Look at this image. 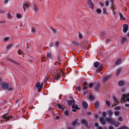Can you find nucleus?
<instances>
[{
	"label": "nucleus",
	"mask_w": 129,
	"mask_h": 129,
	"mask_svg": "<svg viewBox=\"0 0 129 129\" xmlns=\"http://www.w3.org/2000/svg\"><path fill=\"white\" fill-rule=\"evenodd\" d=\"M105 119L108 122L112 124L114 123V120L111 118H106Z\"/></svg>",
	"instance_id": "7ed1b4c3"
},
{
	"label": "nucleus",
	"mask_w": 129,
	"mask_h": 129,
	"mask_svg": "<svg viewBox=\"0 0 129 129\" xmlns=\"http://www.w3.org/2000/svg\"><path fill=\"white\" fill-rule=\"evenodd\" d=\"M102 115L103 117H106V112H103L102 113Z\"/></svg>",
	"instance_id": "ea45409f"
},
{
	"label": "nucleus",
	"mask_w": 129,
	"mask_h": 129,
	"mask_svg": "<svg viewBox=\"0 0 129 129\" xmlns=\"http://www.w3.org/2000/svg\"><path fill=\"white\" fill-rule=\"evenodd\" d=\"M113 98L114 100V102L115 103L112 105V107H113L114 106H115L117 104H118V100L114 96H113Z\"/></svg>",
	"instance_id": "0eeeda50"
},
{
	"label": "nucleus",
	"mask_w": 129,
	"mask_h": 129,
	"mask_svg": "<svg viewBox=\"0 0 129 129\" xmlns=\"http://www.w3.org/2000/svg\"><path fill=\"white\" fill-rule=\"evenodd\" d=\"M99 102L98 101L96 102L95 103V108H98L99 107Z\"/></svg>",
	"instance_id": "b1692460"
},
{
	"label": "nucleus",
	"mask_w": 129,
	"mask_h": 129,
	"mask_svg": "<svg viewBox=\"0 0 129 129\" xmlns=\"http://www.w3.org/2000/svg\"><path fill=\"white\" fill-rule=\"evenodd\" d=\"M29 4H27L26 3L24 4L23 5V7L24 9V11H26L25 8H27L28 7Z\"/></svg>",
	"instance_id": "4468645a"
},
{
	"label": "nucleus",
	"mask_w": 129,
	"mask_h": 129,
	"mask_svg": "<svg viewBox=\"0 0 129 129\" xmlns=\"http://www.w3.org/2000/svg\"><path fill=\"white\" fill-rule=\"evenodd\" d=\"M59 44V42L58 41H57L55 43V45L56 46H57Z\"/></svg>",
	"instance_id": "603ef678"
},
{
	"label": "nucleus",
	"mask_w": 129,
	"mask_h": 129,
	"mask_svg": "<svg viewBox=\"0 0 129 129\" xmlns=\"http://www.w3.org/2000/svg\"><path fill=\"white\" fill-rule=\"evenodd\" d=\"M7 89H8V90L9 91H12V90H13L14 89V88L12 87H8V88Z\"/></svg>",
	"instance_id": "72a5a7b5"
},
{
	"label": "nucleus",
	"mask_w": 129,
	"mask_h": 129,
	"mask_svg": "<svg viewBox=\"0 0 129 129\" xmlns=\"http://www.w3.org/2000/svg\"><path fill=\"white\" fill-rule=\"evenodd\" d=\"M67 101L68 103V105L70 106L73 103L75 102V101L74 99H72L70 100H67Z\"/></svg>",
	"instance_id": "9d476101"
},
{
	"label": "nucleus",
	"mask_w": 129,
	"mask_h": 129,
	"mask_svg": "<svg viewBox=\"0 0 129 129\" xmlns=\"http://www.w3.org/2000/svg\"><path fill=\"white\" fill-rule=\"evenodd\" d=\"M107 113L110 116H112V115L113 113L111 110H109L107 112Z\"/></svg>",
	"instance_id": "bb28decb"
},
{
	"label": "nucleus",
	"mask_w": 129,
	"mask_h": 129,
	"mask_svg": "<svg viewBox=\"0 0 129 129\" xmlns=\"http://www.w3.org/2000/svg\"><path fill=\"white\" fill-rule=\"evenodd\" d=\"M7 17L9 18H10L11 17L10 14V13H8L7 14Z\"/></svg>",
	"instance_id": "a18cd8bd"
},
{
	"label": "nucleus",
	"mask_w": 129,
	"mask_h": 129,
	"mask_svg": "<svg viewBox=\"0 0 129 129\" xmlns=\"http://www.w3.org/2000/svg\"><path fill=\"white\" fill-rule=\"evenodd\" d=\"M122 62V60L121 59H118L116 61L115 63V65H118L120 64Z\"/></svg>",
	"instance_id": "f8f14e48"
},
{
	"label": "nucleus",
	"mask_w": 129,
	"mask_h": 129,
	"mask_svg": "<svg viewBox=\"0 0 129 129\" xmlns=\"http://www.w3.org/2000/svg\"><path fill=\"white\" fill-rule=\"evenodd\" d=\"M88 3L89 5L90 8L92 9H93L94 8L93 4L91 0H88Z\"/></svg>",
	"instance_id": "6e6552de"
},
{
	"label": "nucleus",
	"mask_w": 129,
	"mask_h": 129,
	"mask_svg": "<svg viewBox=\"0 0 129 129\" xmlns=\"http://www.w3.org/2000/svg\"><path fill=\"white\" fill-rule=\"evenodd\" d=\"M106 104L107 105L108 107H110V102L108 100H106Z\"/></svg>",
	"instance_id": "c756f323"
},
{
	"label": "nucleus",
	"mask_w": 129,
	"mask_h": 129,
	"mask_svg": "<svg viewBox=\"0 0 129 129\" xmlns=\"http://www.w3.org/2000/svg\"><path fill=\"white\" fill-rule=\"evenodd\" d=\"M87 82H84L83 83V86H85V85H86L87 84Z\"/></svg>",
	"instance_id": "4d7b16f0"
},
{
	"label": "nucleus",
	"mask_w": 129,
	"mask_h": 129,
	"mask_svg": "<svg viewBox=\"0 0 129 129\" xmlns=\"http://www.w3.org/2000/svg\"><path fill=\"white\" fill-rule=\"evenodd\" d=\"M52 30L54 33H55L56 31V30L53 28H52Z\"/></svg>",
	"instance_id": "0e129e2a"
},
{
	"label": "nucleus",
	"mask_w": 129,
	"mask_h": 129,
	"mask_svg": "<svg viewBox=\"0 0 129 129\" xmlns=\"http://www.w3.org/2000/svg\"><path fill=\"white\" fill-rule=\"evenodd\" d=\"M110 39H108L106 41V43H107L108 42H110Z\"/></svg>",
	"instance_id": "5fc2aeb1"
},
{
	"label": "nucleus",
	"mask_w": 129,
	"mask_h": 129,
	"mask_svg": "<svg viewBox=\"0 0 129 129\" xmlns=\"http://www.w3.org/2000/svg\"><path fill=\"white\" fill-rule=\"evenodd\" d=\"M123 31L124 33H126L128 30V25L127 24H124L123 25Z\"/></svg>",
	"instance_id": "39448f33"
},
{
	"label": "nucleus",
	"mask_w": 129,
	"mask_h": 129,
	"mask_svg": "<svg viewBox=\"0 0 129 129\" xmlns=\"http://www.w3.org/2000/svg\"><path fill=\"white\" fill-rule=\"evenodd\" d=\"M47 57L48 59L49 60L52 59L51 54L50 53H48L47 54Z\"/></svg>",
	"instance_id": "6ab92c4d"
},
{
	"label": "nucleus",
	"mask_w": 129,
	"mask_h": 129,
	"mask_svg": "<svg viewBox=\"0 0 129 129\" xmlns=\"http://www.w3.org/2000/svg\"><path fill=\"white\" fill-rule=\"evenodd\" d=\"M64 113L65 115L68 116V115L69 112L67 110H66L65 111Z\"/></svg>",
	"instance_id": "37998d69"
},
{
	"label": "nucleus",
	"mask_w": 129,
	"mask_h": 129,
	"mask_svg": "<svg viewBox=\"0 0 129 129\" xmlns=\"http://www.w3.org/2000/svg\"><path fill=\"white\" fill-rule=\"evenodd\" d=\"M119 114V112L118 111H116L114 112V114L115 115H118Z\"/></svg>",
	"instance_id": "79ce46f5"
},
{
	"label": "nucleus",
	"mask_w": 129,
	"mask_h": 129,
	"mask_svg": "<svg viewBox=\"0 0 129 129\" xmlns=\"http://www.w3.org/2000/svg\"><path fill=\"white\" fill-rule=\"evenodd\" d=\"M96 12L100 14L101 12V10L100 9H96Z\"/></svg>",
	"instance_id": "58836bf2"
},
{
	"label": "nucleus",
	"mask_w": 129,
	"mask_h": 129,
	"mask_svg": "<svg viewBox=\"0 0 129 129\" xmlns=\"http://www.w3.org/2000/svg\"><path fill=\"white\" fill-rule=\"evenodd\" d=\"M79 38L80 39L82 38L83 36L80 33H79Z\"/></svg>",
	"instance_id": "a19ab883"
},
{
	"label": "nucleus",
	"mask_w": 129,
	"mask_h": 129,
	"mask_svg": "<svg viewBox=\"0 0 129 129\" xmlns=\"http://www.w3.org/2000/svg\"><path fill=\"white\" fill-rule=\"evenodd\" d=\"M124 84V82L123 81H119L118 82V85L119 86H122Z\"/></svg>",
	"instance_id": "412c9836"
},
{
	"label": "nucleus",
	"mask_w": 129,
	"mask_h": 129,
	"mask_svg": "<svg viewBox=\"0 0 129 129\" xmlns=\"http://www.w3.org/2000/svg\"><path fill=\"white\" fill-rule=\"evenodd\" d=\"M111 9L113 10H114L115 9V6L113 5V4H112V6H111Z\"/></svg>",
	"instance_id": "8fccbe9b"
},
{
	"label": "nucleus",
	"mask_w": 129,
	"mask_h": 129,
	"mask_svg": "<svg viewBox=\"0 0 129 129\" xmlns=\"http://www.w3.org/2000/svg\"><path fill=\"white\" fill-rule=\"evenodd\" d=\"M122 99L124 102H125V100L129 101V93L126 95H123L122 97Z\"/></svg>",
	"instance_id": "f257e3e1"
},
{
	"label": "nucleus",
	"mask_w": 129,
	"mask_h": 129,
	"mask_svg": "<svg viewBox=\"0 0 129 129\" xmlns=\"http://www.w3.org/2000/svg\"><path fill=\"white\" fill-rule=\"evenodd\" d=\"M100 63L98 62H95L94 64V67L95 68H97L100 65Z\"/></svg>",
	"instance_id": "2eb2a0df"
},
{
	"label": "nucleus",
	"mask_w": 129,
	"mask_h": 129,
	"mask_svg": "<svg viewBox=\"0 0 129 129\" xmlns=\"http://www.w3.org/2000/svg\"><path fill=\"white\" fill-rule=\"evenodd\" d=\"M82 106L84 109H86L87 108L88 105L85 102H84L82 103Z\"/></svg>",
	"instance_id": "ddd939ff"
},
{
	"label": "nucleus",
	"mask_w": 129,
	"mask_h": 129,
	"mask_svg": "<svg viewBox=\"0 0 129 129\" xmlns=\"http://www.w3.org/2000/svg\"><path fill=\"white\" fill-rule=\"evenodd\" d=\"M60 55H58L57 57V60H58L60 61Z\"/></svg>",
	"instance_id": "de8ad7c7"
},
{
	"label": "nucleus",
	"mask_w": 129,
	"mask_h": 129,
	"mask_svg": "<svg viewBox=\"0 0 129 129\" xmlns=\"http://www.w3.org/2000/svg\"><path fill=\"white\" fill-rule=\"evenodd\" d=\"M99 125V124L97 122H95V126L96 127H98Z\"/></svg>",
	"instance_id": "bf43d9fd"
},
{
	"label": "nucleus",
	"mask_w": 129,
	"mask_h": 129,
	"mask_svg": "<svg viewBox=\"0 0 129 129\" xmlns=\"http://www.w3.org/2000/svg\"><path fill=\"white\" fill-rule=\"evenodd\" d=\"M2 86L3 89H7L8 88L9 86L7 84L4 83L2 84Z\"/></svg>",
	"instance_id": "1a4fd4ad"
},
{
	"label": "nucleus",
	"mask_w": 129,
	"mask_h": 129,
	"mask_svg": "<svg viewBox=\"0 0 129 129\" xmlns=\"http://www.w3.org/2000/svg\"><path fill=\"white\" fill-rule=\"evenodd\" d=\"M31 31L33 33H35V28L34 27H32L31 29Z\"/></svg>",
	"instance_id": "c03bdc74"
},
{
	"label": "nucleus",
	"mask_w": 129,
	"mask_h": 129,
	"mask_svg": "<svg viewBox=\"0 0 129 129\" xmlns=\"http://www.w3.org/2000/svg\"><path fill=\"white\" fill-rule=\"evenodd\" d=\"M21 49H19V50L17 51L19 55H20V54L21 53Z\"/></svg>",
	"instance_id": "49530a36"
},
{
	"label": "nucleus",
	"mask_w": 129,
	"mask_h": 129,
	"mask_svg": "<svg viewBox=\"0 0 129 129\" xmlns=\"http://www.w3.org/2000/svg\"><path fill=\"white\" fill-rule=\"evenodd\" d=\"M119 15L120 17V19L123 20H125V18L123 17L122 14L120 13H119Z\"/></svg>",
	"instance_id": "dca6fc26"
},
{
	"label": "nucleus",
	"mask_w": 129,
	"mask_h": 129,
	"mask_svg": "<svg viewBox=\"0 0 129 129\" xmlns=\"http://www.w3.org/2000/svg\"><path fill=\"white\" fill-rule=\"evenodd\" d=\"M75 103H73L72 105V107L74 109L75 108Z\"/></svg>",
	"instance_id": "13d9d810"
},
{
	"label": "nucleus",
	"mask_w": 129,
	"mask_h": 129,
	"mask_svg": "<svg viewBox=\"0 0 129 129\" xmlns=\"http://www.w3.org/2000/svg\"><path fill=\"white\" fill-rule=\"evenodd\" d=\"M126 38H125L123 37L122 39L121 40V42L122 44L124 43L125 41H126Z\"/></svg>",
	"instance_id": "cd10ccee"
},
{
	"label": "nucleus",
	"mask_w": 129,
	"mask_h": 129,
	"mask_svg": "<svg viewBox=\"0 0 129 129\" xmlns=\"http://www.w3.org/2000/svg\"><path fill=\"white\" fill-rule=\"evenodd\" d=\"M114 127L112 126H110L109 127V129H114Z\"/></svg>",
	"instance_id": "052dcab7"
},
{
	"label": "nucleus",
	"mask_w": 129,
	"mask_h": 129,
	"mask_svg": "<svg viewBox=\"0 0 129 129\" xmlns=\"http://www.w3.org/2000/svg\"><path fill=\"white\" fill-rule=\"evenodd\" d=\"M36 87H37L39 88L40 87V83H36Z\"/></svg>",
	"instance_id": "7c9ffc66"
},
{
	"label": "nucleus",
	"mask_w": 129,
	"mask_h": 129,
	"mask_svg": "<svg viewBox=\"0 0 129 129\" xmlns=\"http://www.w3.org/2000/svg\"><path fill=\"white\" fill-rule=\"evenodd\" d=\"M58 63V64H60L58 62H55L54 63V64L55 65H57V64Z\"/></svg>",
	"instance_id": "69168bd1"
},
{
	"label": "nucleus",
	"mask_w": 129,
	"mask_h": 129,
	"mask_svg": "<svg viewBox=\"0 0 129 129\" xmlns=\"http://www.w3.org/2000/svg\"><path fill=\"white\" fill-rule=\"evenodd\" d=\"M101 123L102 124H105V120L103 118H101L100 119Z\"/></svg>",
	"instance_id": "f3484780"
},
{
	"label": "nucleus",
	"mask_w": 129,
	"mask_h": 129,
	"mask_svg": "<svg viewBox=\"0 0 129 129\" xmlns=\"http://www.w3.org/2000/svg\"><path fill=\"white\" fill-rule=\"evenodd\" d=\"M57 106L60 109H61L62 108V106L59 104H57Z\"/></svg>",
	"instance_id": "e433bc0d"
},
{
	"label": "nucleus",
	"mask_w": 129,
	"mask_h": 129,
	"mask_svg": "<svg viewBox=\"0 0 129 129\" xmlns=\"http://www.w3.org/2000/svg\"><path fill=\"white\" fill-rule=\"evenodd\" d=\"M121 69H119L117 71L116 73L117 75H118L120 72L121 71Z\"/></svg>",
	"instance_id": "4c0bfd02"
},
{
	"label": "nucleus",
	"mask_w": 129,
	"mask_h": 129,
	"mask_svg": "<svg viewBox=\"0 0 129 129\" xmlns=\"http://www.w3.org/2000/svg\"><path fill=\"white\" fill-rule=\"evenodd\" d=\"M115 109L116 110H119L120 109V107L119 106L117 107H115Z\"/></svg>",
	"instance_id": "3c124183"
},
{
	"label": "nucleus",
	"mask_w": 129,
	"mask_h": 129,
	"mask_svg": "<svg viewBox=\"0 0 129 129\" xmlns=\"http://www.w3.org/2000/svg\"><path fill=\"white\" fill-rule=\"evenodd\" d=\"M9 60L13 62V63H15L16 64H17L18 65L19 64V63L17 62L16 61H13V60H12L10 59H9Z\"/></svg>",
	"instance_id": "c9c22d12"
},
{
	"label": "nucleus",
	"mask_w": 129,
	"mask_h": 129,
	"mask_svg": "<svg viewBox=\"0 0 129 129\" xmlns=\"http://www.w3.org/2000/svg\"><path fill=\"white\" fill-rule=\"evenodd\" d=\"M110 76L109 75L107 76L104 78V81H108L109 79Z\"/></svg>",
	"instance_id": "aec40b11"
},
{
	"label": "nucleus",
	"mask_w": 129,
	"mask_h": 129,
	"mask_svg": "<svg viewBox=\"0 0 129 129\" xmlns=\"http://www.w3.org/2000/svg\"><path fill=\"white\" fill-rule=\"evenodd\" d=\"M118 120H119L120 121H122L123 120V119L121 117H119L118 118Z\"/></svg>",
	"instance_id": "09e8293b"
},
{
	"label": "nucleus",
	"mask_w": 129,
	"mask_h": 129,
	"mask_svg": "<svg viewBox=\"0 0 129 129\" xmlns=\"http://www.w3.org/2000/svg\"><path fill=\"white\" fill-rule=\"evenodd\" d=\"M33 8L34 11L36 13L37 12L39 9L37 5L35 4H34L33 5Z\"/></svg>",
	"instance_id": "423d86ee"
},
{
	"label": "nucleus",
	"mask_w": 129,
	"mask_h": 129,
	"mask_svg": "<svg viewBox=\"0 0 129 129\" xmlns=\"http://www.w3.org/2000/svg\"><path fill=\"white\" fill-rule=\"evenodd\" d=\"M9 1V0H5L4 3L7 4Z\"/></svg>",
	"instance_id": "e2e57ef3"
},
{
	"label": "nucleus",
	"mask_w": 129,
	"mask_h": 129,
	"mask_svg": "<svg viewBox=\"0 0 129 129\" xmlns=\"http://www.w3.org/2000/svg\"><path fill=\"white\" fill-rule=\"evenodd\" d=\"M60 77V75L59 73H57L56 76L54 78V79L56 80L59 79Z\"/></svg>",
	"instance_id": "a211bd4d"
},
{
	"label": "nucleus",
	"mask_w": 129,
	"mask_h": 129,
	"mask_svg": "<svg viewBox=\"0 0 129 129\" xmlns=\"http://www.w3.org/2000/svg\"><path fill=\"white\" fill-rule=\"evenodd\" d=\"M81 123L82 124H84L86 127H88V124L87 120L84 118L81 120Z\"/></svg>",
	"instance_id": "20e7f679"
},
{
	"label": "nucleus",
	"mask_w": 129,
	"mask_h": 129,
	"mask_svg": "<svg viewBox=\"0 0 129 129\" xmlns=\"http://www.w3.org/2000/svg\"><path fill=\"white\" fill-rule=\"evenodd\" d=\"M98 129H103L102 128L101 126H98Z\"/></svg>",
	"instance_id": "774afa93"
},
{
	"label": "nucleus",
	"mask_w": 129,
	"mask_h": 129,
	"mask_svg": "<svg viewBox=\"0 0 129 129\" xmlns=\"http://www.w3.org/2000/svg\"><path fill=\"white\" fill-rule=\"evenodd\" d=\"M75 109H80L79 108H78V106L77 105H76L75 106V108H74Z\"/></svg>",
	"instance_id": "864d4df0"
},
{
	"label": "nucleus",
	"mask_w": 129,
	"mask_h": 129,
	"mask_svg": "<svg viewBox=\"0 0 129 129\" xmlns=\"http://www.w3.org/2000/svg\"><path fill=\"white\" fill-rule=\"evenodd\" d=\"M94 84L93 83H90L88 85V87L90 88L92 87L93 85Z\"/></svg>",
	"instance_id": "a878e982"
},
{
	"label": "nucleus",
	"mask_w": 129,
	"mask_h": 129,
	"mask_svg": "<svg viewBox=\"0 0 129 129\" xmlns=\"http://www.w3.org/2000/svg\"><path fill=\"white\" fill-rule=\"evenodd\" d=\"M16 17L18 18H20L21 17V15L19 13H17L16 15Z\"/></svg>",
	"instance_id": "473e14b6"
},
{
	"label": "nucleus",
	"mask_w": 129,
	"mask_h": 129,
	"mask_svg": "<svg viewBox=\"0 0 129 129\" xmlns=\"http://www.w3.org/2000/svg\"><path fill=\"white\" fill-rule=\"evenodd\" d=\"M73 44L75 46H77L78 45V43L75 41H72Z\"/></svg>",
	"instance_id": "c85d7f7f"
},
{
	"label": "nucleus",
	"mask_w": 129,
	"mask_h": 129,
	"mask_svg": "<svg viewBox=\"0 0 129 129\" xmlns=\"http://www.w3.org/2000/svg\"><path fill=\"white\" fill-rule=\"evenodd\" d=\"M88 98L90 100H93L94 99V96L92 94H90V95L88 96Z\"/></svg>",
	"instance_id": "4be33fe9"
},
{
	"label": "nucleus",
	"mask_w": 129,
	"mask_h": 129,
	"mask_svg": "<svg viewBox=\"0 0 129 129\" xmlns=\"http://www.w3.org/2000/svg\"><path fill=\"white\" fill-rule=\"evenodd\" d=\"M103 69V66L102 65H100L96 70V72L98 73L100 71H101Z\"/></svg>",
	"instance_id": "9b49d317"
},
{
	"label": "nucleus",
	"mask_w": 129,
	"mask_h": 129,
	"mask_svg": "<svg viewBox=\"0 0 129 129\" xmlns=\"http://www.w3.org/2000/svg\"><path fill=\"white\" fill-rule=\"evenodd\" d=\"M99 87V84H97L95 88V90H98Z\"/></svg>",
	"instance_id": "393cba45"
},
{
	"label": "nucleus",
	"mask_w": 129,
	"mask_h": 129,
	"mask_svg": "<svg viewBox=\"0 0 129 129\" xmlns=\"http://www.w3.org/2000/svg\"><path fill=\"white\" fill-rule=\"evenodd\" d=\"M9 39V38L8 37H6L4 39V40L5 41H8Z\"/></svg>",
	"instance_id": "6e6d98bb"
},
{
	"label": "nucleus",
	"mask_w": 129,
	"mask_h": 129,
	"mask_svg": "<svg viewBox=\"0 0 129 129\" xmlns=\"http://www.w3.org/2000/svg\"><path fill=\"white\" fill-rule=\"evenodd\" d=\"M124 127H123V126L118 129H124Z\"/></svg>",
	"instance_id": "338daca9"
},
{
	"label": "nucleus",
	"mask_w": 129,
	"mask_h": 129,
	"mask_svg": "<svg viewBox=\"0 0 129 129\" xmlns=\"http://www.w3.org/2000/svg\"><path fill=\"white\" fill-rule=\"evenodd\" d=\"M77 121V119H76V120H75L74 121L73 123H72V124L73 125H75L76 124V123Z\"/></svg>",
	"instance_id": "2f4dec72"
},
{
	"label": "nucleus",
	"mask_w": 129,
	"mask_h": 129,
	"mask_svg": "<svg viewBox=\"0 0 129 129\" xmlns=\"http://www.w3.org/2000/svg\"><path fill=\"white\" fill-rule=\"evenodd\" d=\"M8 114L7 113L3 115L2 116V117L4 119L6 118V120H8L11 118L13 116L12 115L8 116Z\"/></svg>",
	"instance_id": "f03ea898"
},
{
	"label": "nucleus",
	"mask_w": 129,
	"mask_h": 129,
	"mask_svg": "<svg viewBox=\"0 0 129 129\" xmlns=\"http://www.w3.org/2000/svg\"><path fill=\"white\" fill-rule=\"evenodd\" d=\"M114 123H113L112 124H114L116 126H117L119 125V123L118 122H116L114 121Z\"/></svg>",
	"instance_id": "5701e85b"
},
{
	"label": "nucleus",
	"mask_w": 129,
	"mask_h": 129,
	"mask_svg": "<svg viewBox=\"0 0 129 129\" xmlns=\"http://www.w3.org/2000/svg\"><path fill=\"white\" fill-rule=\"evenodd\" d=\"M103 13L104 14H107V9L106 8H104L103 9Z\"/></svg>",
	"instance_id": "f704fd0d"
},
{
	"label": "nucleus",
	"mask_w": 129,
	"mask_h": 129,
	"mask_svg": "<svg viewBox=\"0 0 129 129\" xmlns=\"http://www.w3.org/2000/svg\"><path fill=\"white\" fill-rule=\"evenodd\" d=\"M84 87L83 88V89L84 90H86L87 89V87L85 86H83Z\"/></svg>",
	"instance_id": "680f3d73"
}]
</instances>
